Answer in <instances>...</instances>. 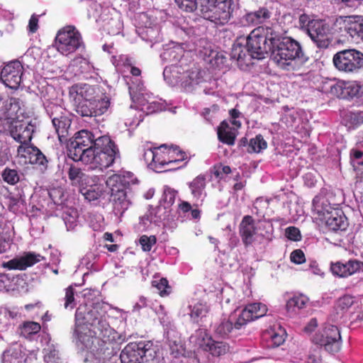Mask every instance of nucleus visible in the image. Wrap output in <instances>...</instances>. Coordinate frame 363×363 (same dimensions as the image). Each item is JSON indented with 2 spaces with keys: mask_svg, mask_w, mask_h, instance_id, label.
Instances as JSON below:
<instances>
[{
  "mask_svg": "<svg viewBox=\"0 0 363 363\" xmlns=\"http://www.w3.org/2000/svg\"><path fill=\"white\" fill-rule=\"evenodd\" d=\"M272 60L281 68H294L292 63L296 60L305 62L308 57L303 52L300 43L290 37L278 39L272 50Z\"/></svg>",
  "mask_w": 363,
  "mask_h": 363,
  "instance_id": "obj_1",
  "label": "nucleus"
},
{
  "mask_svg": "<svg viewBox=\"0 0 363 363\" xmlns=\"http://www.w3.org/2000/svg\"><path fill=\"white\" fill-rule=\"evenodd\" d=\"M100 130L92 128V170L103 172L114 162L117 150L108 135H100Z\"/></svg>",
  "mask_w": 363,
  "mask_h": 363,
  "instance_id": "obj_2",
  "label": "nucleus"
},
{
  "mask_svg": "<svg viewBox=\"0 0 363 363\" xmlns=\"http://www.w3.org/2000/svg\"><path fill=\"white\" fill-rule=\"evenodd\" d=\"M278 39V33L271 28L258 27L247 38L246 48L252 58L261 60L270 51Z\"/></svg>",
  "mask_w": 363,
  "mask_h": 363,
  "instance_id": "obj_3",
  "label": "nucleus"
},
{
  "mask_svg": "<svg viewBox=\"0 0 363 363\" xmlns=\"http://www.w3.org/2000/svg\"><path fill=\"white\" fill-rule=\"evenodd\" d=\"M125 183L119 174H113L106 179V184L111 191L109 201L116 215L122 216L132 204L131 194Z\"/></svg>",
  "mask_w": 363,
  "mask_h": 363,
  "instance_id": "obj_4",
  "label": "nucleus"
},
{
  "mask_svg": "<svg viewBox=\"0 0 363 363\" xmlns=\"http://www.w3.org/2000/svg\"><path fill=\"white\" fill-rule=\"evenodd\" d=\"M234 7L233 0H201L199 9L203 18L223 26L231 18Z\"/></svg>",
  "mask_w": 363,
  "mask_h": 363,
  "instance_id": "obj_5",
  "label": "nucleus"
},
{
  "mask_svg": "<svg viewBox=\"0 0 363 363\" xmlns=\"http://www.w3.org/2000/svg\"><path fill=\"white\" fill-rule=\"evenodd\" d=\"M157 356L156 347L151 341L130 342L121 354L122 363H144L153 360Z\"/></svg>",
  "mask_w": 363,
  "mask_h": 363,
  "instance_id": "obj_6",
  "label": "nucleus"
},
{
  "mask_svg": "<svg viewBox=\"0 0 363 363\" xmlns=\"http://www.w3.org/2000/svg\"><path fill=\"white\" fill-rule=\"evenodd\" d=\"M333 30L355 43L363 42V16H339L333 23Z\"/></svg>",
  "mask_w": 363,
  "mask_h": 363,
  "instance_id": "obj_7",
  "label": "nucleus"
},
{
  "mask_svg": "<svg viewBox=\"0 0 363 363\" xmlns=\"http://www.w3.org/2000/svg\"><path fill=\"white\" fill-rule=\"evenodd\" d=\"M68 156L75 162L82 161L88 164L91 162V132L86 129L74 134L68 147Z\"/></svg>",
  "mask_w": 363,
  "mask_h": 363,
  "instance_id": "obj_8",
  "label": "nucleus"
},
{
  "mask_svg": "<svg viewBox=\"0 0 363 363\" xmlns=\"http://www.w3.org/2000/svg\"><path fill=\"white\" fill-rule=\"evenodd\" d=\"M190 342L215 357L223 355L229 350L226 342L214 340L207 330L203 328H199L191 335Z\"/></svg>",
  "mask_w": 363,
  "mask_h": 363,
  "instance_id": "obj_9",
  "label": "nucleus"
},
{
  "mask_svg": "<svg viewBox=\"0 0 363 363\" xmlns=\"http://www.w3.org/2000/svg\"><path fill=\"white\" fill-rule=\"evenodd\" d=\"M333 61L340 72H357L363 67V53L355 49L341 50L333 56Z\"/></svg>",
  "mask_w": 363,
  "mask_h": 363,
  "instance_id": "obj_10",
  "label": "nucleus"
},
{
  "mask_svg": "<svg viewBox=\"0 0 363 363\" xmlns=\"http://www.w3.org/2000/svg\"><path fill=\"white\" fill-rule=\"evenodd\" d=\"M101 304L92 306V316L96 312L97 315L92 318V333L96 338L104 342H110L115 340V331L111 328L106 319V311Z\"/></svg>",
  "mask_w": 363,
  "mask_h": 363,
  "instance_id": "obj_11",
  "label": "nucleus"
},
{
  "mask_svg": "<svg viewBox=\"0 0 363 363\" xmlns=\"http://www.w3.org/2000/svg\"><path fill=\"white\" fill-rule=\"evenodd\" d=\"M91 310L80 306L75 313V333L82 350L89 348L91 341Z\"/></svg>",
  "mask_w": 363,
  "mask_h": 363,
  "instance_id": "obj_12",
  "label": "nucleus"
},
{
  "mask_svg": "<svg viewBox=\"0 0 363 363\" xmlns=\"http://www.w3.org/2000/svg\"><path fill=\"white\" fill-rule=\"evenodd\" d=\"M48 113L57 134L59 140L62 143L67 140L72 119L60 105L52 104L48 107Z\"/></svg>",
  "mask_w": 363,
  "mask_h": 363,
  "instance_id": "obj_13",
  "label": "nucleus"
},
{
  "mask_svg": "<svg viewBox=\"0 0 363 363\" xmlns=\"http://www.w3.org/2000/svg\"><path fill=\"white\" fill-rule=\"evenodd\" d=\"M81 44L80 34L73 27L64 28L57 34V49L64 55L74 52L80 47Z\"/></svg>",
  "mask_w": 363,
  "mask_h": 363,
  "instance_id": "obj_14",
  "label": "nucleus"
},
{
  "mask_svg": "<svg viewBox=\"0 0 363 363\" xmlns=\"http://www.w3.org/2000/svg\"><path fill=\"white\" fill-rule=\"evenodd\" d=\"M313 341L330 353L337 352L341 347V336L340 330L336 325H328L323 331L316 333Z\"/></svg>",
  "mask_w": 363,
  "mask_h": 363,
  "instance_id": "obj_15",
  "label": "nucleus"
},
{
  "mask_svg": "<svg viewBox=\"0 0 363 363\" xmlns=\"http://www.w3.org/2000/svg\"><path fill=\"white\" fill-rule=\"evenodd\" d=\"M330 32L331 28L325 21L312 19L307 33L318 48H326L330 43Z\"/></svg>",
  "mask_w": 363,
  "mask_h": 363,
  "instance_id": "obj_16",
  "label": "nucleus"
},
{
  "mask_svg": "<svg viewBox=\"0 0 363 363\" xmlns=\"http://www.w3.org/2000/svg\"><path fill=\"white\" fill-rule=\"evenodd\" d=\"M23 70V67L19 61L10 62L2 68L0 79L9 88L17 89L21 83Z\"/></svg>",
  "mask_w": 363,
  "mask_h": 363,
  "instance_id": "obj_17",
  "label": "nucleus"
},
{
  "mask_svg": "<svg viewBox=\"0 0 363 363\" xmlns=\"http://www.w3.org/2000/svg\"><path fill=\"white\" fill-rule=\"evenodd\" d=\"M17 153L19 157L25 158L29 164L35 165L42 172H45L48 169L49 161L36 146L33 145H19L17 148Z\"/></svg>",
  "mask_w": 363,
  "mask_h": 363,
  "instance_id": "obj_18",
  "label": "nucleus"
},
{
  "mask_svg": "<svg viewBox=\"0 0 363 363\" xmlns=\"http://www.w3.org/2000/svg\"><path fill=\"white\" fill-rule=\"evenodd\" d=\"M35 125L30 122L16 121L11 123L9 133L12 138L20 145L29 146L33 138Z\"/></svg>",
  "mask_w": 363,
  "mask_h": 363,
  "instance_id": "obj_19",
  "label": "nucleus"
},
{
  "mask_svg": "<svg viewBox=\"0 0 363 363\" xmlns=\"http://www.w3.org/2000/svg\"><path fill=\"white\" fill-rule=\"evenodd\" d=\"M67 174L72 184H78L80 193L86 199L91 201V189L89 188V177L82 172L80 168L73 164L70 165Z\"/></svg>",
  "mask_w": 363,
  "mask_h": 363,
  "instance_id": "obj_20",
  "label": "nucleus"
},
{
  "mask_svg": "<svg viewBox=\"0 0 363 363\" xmlns=\"http://www.w3.org/2000/svg\"><path fill=\"white\" fill-rule=\"evenodd\" d=\"M106 84L97 85L94 88V99H92V115L101 116L107 111L109 105V98L106 95Z\"/></svg>",
  "mask_w": 363,
  "mask_h": 363,
  "instance_id": "obj_21",
  "label": "nucleus"
},
{
  "mask_svg": "<svg viewBox=\"0 0 363 363\" xmlns=\"http://www.w3.org/2000/svg\"><path fill=\"white\" fill-rule=\"evenodd\" d=\"M41 256L34 252H27L18 258H13L3 264L9 269L25 270L40 261Z\"/></svg>",
  "mask_w": 363,
  "mask_h": 363,
  "instance_id": "obj_22",
  "label": "nucleus"
},
{
  "mask_svg": "<svg viewBox=\"0 0 363 363\" xmlns=\"http://www.w3.org/2000/svg\"><path fill=\"white\" fill-rule=\"evenodd\" d=\"M240 235L245 246L252 245L257 239V228L254 220L250 216L243 217L240 224Z\"/></svg>",
  "mask_w": 363,
  "mask_h": 363,
  "instance_id": "obj_23",
  "label": "nucleus"
},
{
  "mask_svg": "<svg viewBox=\"0 0 363 363\" xmlns=\"http://www.w3.org/2000/svg\"><path fill=\"white\" fill-rule=\"evenodd\" d=\"M363 268V262L358 260H349L346 263L337 262L332 264L330 269L333 274L340 277H346Z\"/></svg>",
  "mask_w": 363,
  "mask_h": 363,
  "instance_id": "obj_24",
  "label": "nucleus"
},
{
  "mask_svg": "<svg viewBox=\"0 0 363 363\" xmlns=\"http://www.w3.org/2000/svg\"><path fill=\"white\" fill-rule=\"evenodd\" d=\"M271 12L266 7H260L256 11L246 13L241 18L245 26H256L264 23L270 18Z\"/></svg>",
  "mask_w": 363,
  "mask_h": 363,
  "instance_id": "obj_25",
  "label": "nucleus"
},
{
  "mask_svg": "<svg viewBox=\"0 0 363 363\" xmlns=\"http://www.w3.org/2000/svg\"><path fill=\"white\" fill-rule=\"evenodd\" d=\"M325 220L326 226L332 231L344 230L347 226L346 217L337 211L328 213Z\"/></svg>",
  "mask_w": 363,
  "mask_h": 363,
  "instance_id": "obj_26",
  "label": "nucleus"
},
{
  "mask_svg": "<svg viewBox=\"0 0 363 363\" xmlns=\"http://www.w3.org/2000/svg\"><path fill=\"white\" fill-rule=\"evenodd\" d=\"M22 101L18 98L11 97L7 99L3 109L1 110L0 118L14 119L21 108Z\"/></svg>",
  "mask_w": 363,
  "mask_h": 363,
  "instance_id": "obj_27",
  "label": "nucleus"
},
{
  "mask_svg": "<svg viewBox=\"0 0 363 363\" xmlns=\"http://www.w3.org/2000/svg\"><path fill=\"white\" fill-rule=\"evenodd\" d=\"M203 79L202 71L198 68H191L184 72L182 86L186 91H191Z\"/></svg>",
  "mask_w": 363,
  "mask_h": 363,
  "instance_id": "obj_28",
  "label": "nucleus"
},
{
  "mask_svg": "<svg viewBox=\"0 0 363 363\" xmlns=\"http://www.w3.org/2000/svg\"><path fill=\"white\" fill-rule=\"evenodd\" d=\"M184 70L182 66L171 65L163 71L164 80L172 86H175L183 81Z\"/></svg>",
  "mask_w": 363,
  "mask_h": 363,
  "instance_id": "obj_29",
  "label": "nucleus"
},
{
  "mask_svg": "<svg viewBox=\"0 0 363 363\" xmlns=\"http://www.w3.org/2000/svg\"><path fill=\"white\" fill-rule=\"evenodd\" d=\"M236 135L237 129L230 127L225 121H223L218 128V140L228 145H234Z\"/></svg>",
  "mask_w": 363,
  "mask_h": 363,
  "instance_id": "obj_30",
  "label": "nucleus"
},
{
  "mask_svg": "<svg viewBox=\"0 0 363 363\" xmlns=\"http://www.w3.org/2000/svg\"><path fill=\"white\" fill-rule=\"evenodd\" d=\"M106 182L103 175H92V201L99 199L100 203L101 199H105L106 188L108 187Z\"/></svg>",
  "mask_w": 363,
  "mask_h": 363,
  "instance_id": "obj_31",
  "label": "nucleus"
},
{
  "mask_svg": "<svg viewBox=\"0 0 363 363\" xmlns=\"http://www.w3.org/2000/svg\"><path fill=\"white\" fill-rule=\"evenodd\" d=\"M184 53L183 48L176 45L171 48H168L160 55V57L164 62L171 65H177L181 60Z\"/></svg>",
  "mask_w": 363,
  "mask_h": 363,
  "instance_id": "obj_32",
  "label": "nucleus"
},
{
  "mask_svg": "<svg viewBox=\"0 0 363 363\" xmlns=\"http://www.w3.org/2000/svg\"><path fill=\"white\" fill-rule=\"evenodd\" d=\"M18 330L21 336L30 340L33 335L40 331L41 325L35 321H24L18 326Z\"/></svg>",
  "mask_w": 363,
  "mask_h": 363,
  "instance_id": "obj_33",
  "label": "nucleus"
},
{
  "mask_svg": "<svg viewBox=\"0 0 363 363\" xmlns=\"http://www.w3.org/2000/svg\"><path fill=\"white\" fill-rule=\"evenodd\" d=\"M308 298L303 294L296 295L291 298L286 304L289 313H296L298 311L306 307Z\"/></svg>",
  "mask_w": 363,
  "mask_h": 363,
  "instance_id": "obj_34",
  "label": "nucleus"
},
{
  "mask_svg": "<svg viewBox=\"0 0 363 363\" xmlns=\"http://www.w3.org/2000/svg\"><path fill=\"white\" fill-rule=\"evenodd\" d=\"M190 317L195 323H198L203 318L206 317L209 311V307L206 303L203 302H198L194 306H190Z\"/></svg>",
  "mask_w": 363,
  "mask_h": 363,
  "instance_id": "obj_35",
  "label": "nucleus"
},
{
  "mask_svg": "<svg viewBox=\"0 0 363 363\" xmlns=\"http://www.w3.org/2000/svg\"><path fill=\"white\" fill-rule=\"evenodd\" d=\"M242 310L249 313L250 318L252 320L262 317L265 315L267 311L266 306L260 303L249 304Z\"/></svg>",
  "mask_w": 363,
  "mask_h": 363,
  "instance_id": "obj_36",
  "label": "nucleus"
},
{
  "mask_svg": "<svg viewBox=\"0 0 363 363\" xmlns=\"http://www.w3.org/2000/svg\"><path fill=\"white\" fill-rule=\"evenodd\" d=\"M205 186L206 178L202 175L198 176L191 183H189V188L191 189V194L196 199H200L201 197Z\"/></svg>",
  "mask_w": 363,
  "mask_h": 363,
  "instance_id": "obj_37",
  "label": "nucleus"
},
{
  "mask_svg": "<svg viewBox=\"0 0 363 363\" xmlns=\"http://www.w3.org/2000/svg\"><path fill=\"white\" fill-rule=\"evenodd\" d=\"M267 147V143L263 137L261 135H257L250 140L247 150L250 153H259L266 149Z\"/></svg>",
  "mask_w": 363,
  "mask_h": 363,
  "instance_id": "obj_38",
  "label": "nucleus"
},
{
  "mask_svg": "<svg viewBox=\"0 0 363 363\" xmlns=\"http://www.w3.org/2000/svg\"><path fill=\"white\" fill-rule=\"evenodd\" d=\"M22 352L16 348H9L5 350L2 354L3 363H21Z\"/></svg>",
  "mask_w": 363,
  "mask_h": 363,
  "instance_id": "obj_39",
  "label": "nucleus"
},
{
  "mask_svg": "<svg viewBox=\"0 0 363 363\" xmlns=\"http://www.w3.org/2000/svg\"><path fill=\"white\" fill-rule=\"evenodd\" d=\"M2 179L10 185L16 184L20 180V174L16 169L6 167L1 172Z\"/></svg>",
  "mask_w": 363,
  "mask_h": 363,
  "instance_id": "obj_40",
  "label": "nucleus"
},
{
  "mask_svg": "<svg viewBox=\"0 0 363 363\" xmlns=\"http://www.w3.org/2000/svg\"><path fill=\"white\" fill-rule=\"evenodd\" d=\"M75 111L82 117L91 118V100H77Z\"/></svg>",
  "mask_w": 363,
  "mask_h": 363,
  "instance_id": "obj_41",
  "label": "nucleus"
},
{
  "mask_svg": "<svg viewBox=\"0 0 363 363\" xmlns=\"http://www.w3.org/2000/svg\"><path fill=\"white\" fill-rule=\"evenodd\" d=\"M234 329L230 320L223 319L215 329V333L220 337H225Z\"/></svg>",
  "mask_w": 363,
  "mask_h": 363,
  "instance_id": "obj_42",
  "label": "nucleus"
},
{
  "mask_svg": "<svg viewBox=\"0 0 363 363\" xmlns=\"http://www.w3.org/2000/svg\"><path fill=\"white\" fill-rule=\"evenodd\" d=\"M77 100H91V86L87 84L76 85Z\"/></svg>",
  "mask_w": 363,
  "mask_h": 363,
  "instance_id": "obj_43",
  "label": "nucleus"
},
{
  "mask_svg": "<svg viewBox=\"0 0 363 363\" xmlns=\"http://www.w3.org/2000/svg\"><path fill=\"white\" fill-rule=\"evenodd\" d=\"M74 295L75 290L72 285H70L65 289V296L64 298V306L65 308L73 309L76 306Z\"/></svg>",
  "mask_w": 363,
  "mask_h": 363,
  "instance_id": "obj_44",
  "label": "nucleus"
},
{
  "mask_svg": "<svg viewBox=\"0 0 363 363\" xmlns=\"http://www.w3.org/2000/svg\"><path fill=\"white\" fill-rule=\"evenodd\" d=\"M345 99L357 96L361 86L356 82H345Z\"/></svg>",
  "mask_w": 363,
  "mask_h": 363,
  "instance_id": "obj_45",
  "label": "nucleus"
},
{
  "mask_svg": "<svg viewBox=\"0 0 363 363\" xmlns=\"http://www.w3.org/2000/svg\"><path fill=\"white\" fill-rule=\"evenodd\" d=\"M44 361L46 363H64L59 350H56L54 347L49 349L48 352L44 356Z\"/></svg>",
  "mask_w": 363,
  "mask_h": 363,
  "instance_id": "obj_46",
  "label": "nucleus"
},
{
  "mask_svg": "<svg viewBox=\"0 0 363 363\" xmlns=\"http://www.w3.org/2000/svg\"><path fill=\"white\" fill-rule=\"evenodd\" d=\"M354 302V297L346 295L340 298L335 304L340 308L339 310L343 311L345 313H347L348 310L353 305Z\"/></svg>",
  "mask_w": 363,
  "mask_h": 363,
  "instance_id": "obj_47",
  "label": "nucleus"
},
{
  "mask_svg": "<svg viewBox=\"0 0 363 363\" xmlns=\"http://www.w3.org/2000/svg\"><path fill=\"white\" fill-rule=\"evenodd\" d=\"M137 111L135 110L130 109L125 115V124L126 126L133 127L138 126L142 121V119H138L136 117Z\"/></svg>",
  "mask_w": 363,
  "mask_h": 363,
  "instance_id": "obj_48",
  "label": "nucleus"
},
{
  "mask_svg": "<svg viewBox=\"0 0 363 363\" xmlns=\"http://www.w3.org/2000/svg\"><path fill=\"white\" fill-rule=\"evenodd\" d=\"M177 6L187 12H193L197 8L196 0H174Z\"/></svg>",
  "mask_w": 363,
  "mask_h": 363,
  "instance_id": "obj_49",
  "label": "nucleus"
},
{
  "mask_svg": "<svg viewBox=\"0 0 363 363\" xmlns=\"http://www.w3.org/2000/svg\"><path fill=\"white\" fill-rule=\"evenodd\" d=\"M250 321H252V320L250 318L249 313L242 310L241 313L238 315V317L233 324L234 329L240 330L242 326L245 325Z\"/></svg>",
  "mask_w": 363,
  "mask_h": 363,
  "instance_id": "obj_50",
  "label": "nucleus"
},
{
  "mask_svg": "<svg viewBox=\"0 0 363 363\" xmlns=\"http://www.w3.org/2000/svg\"><path fill=\"white\" fill-rule=\"evenodd\" d=\"M144 35L143 38L151 43L157 42L160 39V30L157 28H147Z\"/></svg>",
  "mask_w": 363,
  "mask_h": 363,
  "instance_id": "obj_51",
  "label": "nucleus"
},
{
  "mask_svg": "<svg viewBox=\"0 0 363 363\" xmlns=\"http://www.w3.org/2000/svg\"><path fill=\"white\" fill-rule=\"evenodd\" d=\"M140 243L142 246V248L144 251H150L152 247L156 243V238L154 235L147 236L143 235L140 238Z\"/></svg>",
  "mask_w": 363,
  "mask_h": 363,
  "instance_id": "obj_52",
  "label": "nucleus"
},
{
  "mask_svg": "<svg viewBox=\"0 0 363 363\" xmlns=\"http://www.w3.org/2000/svg\"><path fill=\"white\" fill-rule=\"evenodd\" d=\"M351 163L356 168L363 165V152L359 150H352L350 152Z\"/></svg>",
  "mask_w": 363,
  "mask_h": 363,
  "instance_id": "obj_53",
  "label": "nucleus"
},
{
  "mask_svg": "<svg viewBox=\"0 0 363 363\" xmlns=\"http://www.w3.org/2000/svg\"><path fill=\"white\" fill-rule=\"evenodd\" d=\"M143 158L145 162L152 167V168H157V154L152 149H147L144 152Z\"/></svg>",
  "mask_w": 363,
  "mask_h": 363,
  "instance_id": "obj_54",
  "label": "nucleus"
},
{
  "mask_svg": "<svg viewBox=\"0 0 363 363\" xmlns=\"http://www.w3.org/2000/svg\"><path fill=\"white\" fill-rule=\"evenodd\" d=\"M345 82H338L330 86V92L339 98L345 99Z\"/></svg>",
  "mask_w": 363,
  "mask_h": 363,
  "instance_id": "obj_55",
  "label": "nucleus"
},
{
  "mask_svg": "<svg viewBox=\"0 0 363 363\" xmlns=\"http://www.w3.org/2000/svg\"><path fill=\"white\" fill-rule=\"evenodd\" d=\"M179 208L184 213L191 211L192 218L197 219L200 218L201 211L197 208L191 209V204L187 201H182L179 205Z\"/></svg>",
  "mask_w": 363,
  "mask_h": 363,
  "instance_id": "obj_56",
  "label": "nucleus"
},
{
  "mask_svg": "<svg viewBox=\"0 0 363 363\" xmlns=\"http://www.w3.org/2000/svg\"><path fill=\"white\" fill-rule=\"evenodd\" d=\"M340 308L335 304L333 310L330 314L329 319L333 323H339L342 320L346 313L343 311L339 310Z\"/></svg>",
  "mask_w": 363,
  "mask_h": 363,
  "instance_id": "obj_57",
  "label": "nucleus"
},
{
  "mask_svg": "<svg viewBox=\"0 0 363 363\" xmlns=\"http://www.w3.org/2000/svg\"><path fill=\"white\" fill-rule=\"evenodd\" d=\"M150 99V96L142 91H140L136 96L133 97V100L137 102L140 106H143V109H145L146 105Z\"/></svg>",
  "mask_w": 363,
  "mask_h": 363,
  "instance_id": "obj_58",
  "label": "nucleus"
},
{
  "mask_svg": "<svg viewBox=\"0 0 363 363\" xmlns=\"http://www.w3.org/2000/svg\"><path fill=\"white\" fill-rule=\"evenodd\" d=\"M290 259L292 262L300 264L306 261L305 255L301 250H294L290 255Z\"/></svg>",
  "mask_w": 363,
  "mask_h": 363,
  "instance_id": "obj_59",
  "label": "nucleus"
},
{
  "mask_svg": "<svg viewBox=\"0 0 363 363\" xmlns=\"http://www.w3.org/2000/svg\"><path fill=\"white\" fill-rule=\"evenodd\" d=\"M348 120L352 125L357 126L363 123V113H350Z\"/></svg>",
  "mask_w": 363,
  "mask_h": 363,
  "instance_id": "obj_60",
  "label": "nucleus"
},
{
  "mask_svg": "<svg viewBox=\"0 0 363 363\" xmlns=\"http://www.w3.org/2000/svg\"><path fill=\"white\" fill-rule=\"evenodd\" d=\"M286 236L291 240H299L301 239L300 230L296 227H289L286 229Z\"/></svg>",
  "mask_w": 363,
  "mask_h": 363,
  "instance_id": "obj_61",
  "label": "nucleus"
},
{
  "mask_svg": "<svg viewBox=\"0 0 363 363\" xmlns=\"http://www.w3.org/2000/svg\"><path fill=\"white\" fill-rule=\"evenodd\" d=\"M176 196V191L167 188L164 191L163 200L167 205H172L174 203Z\"/></svg>",
  "mask_w": 363,
  "mask_h": 363,
  "instance_id": "obj_62",
  "label": "nucleus"
},
{
  "mask_svg": "<svg viewBox=\"0 0 363 363\" xmlns=\"http://www.w3.org/2000/svg\"><path fill=\"white\" fill-rule=\"evenodd\" d=\"M155 286L162 296L169 294V291L167 290V289H169L168 281L166 279H161Z\"/></svg>",
  "mask_w": 363,
  "mask_h": 363,
  "instance_id": "obj_63",
  "label": "nucleus"
},
{
  "mask_svg": "<svg viewBox=\"0 0 363 363\" xmlns=\"http://www.w3.org/2000/svg\"><path fill=\"white\" fill-rule=\"evenodd\" d=\"M312 19L307 14H301L299 16L298 22L300 26L302 29L305 30L306 32L308 30L309 25H311Z\"/></svg>",
  "mask_w": 363,
  "mask_h": 363,
  "instance_id": "obj_64",
  "label": "nucleus"
}]
</instances>
